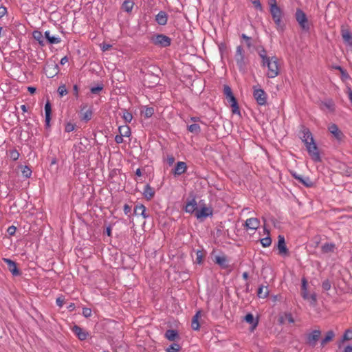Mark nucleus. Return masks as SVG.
I'll use <instances>...</instances> for the list:
<instances>
[{
	"mask_svg": "<svg viewBox=\"0 0 352 352\" xmlns=\"http://www.w3.org/2000/svg\"><path fill=\"white\" fill-rule=\"evenodd\" d=\"M262 66L267 67L266 75L270 78H275L279 74L280 66L278 58L276 56H271V58L267 60L265 65H262Z\"/></svg>",
	"mask_w": 352,
	"mask_h": 352,
	"instance_id": "1",
	"label": "nucleus"
},
{
	"mask_svg": "<svg viewBox=\"0 0 352 352\" xmlns=\"http://www.w3.org/2000/svg\"><path fill=\"white\" fill-rule=\"evenodd\" d=\"M295 18L299 26L302 30L309 31V25L306 14L300 9H297Z\"/></svg>",
	"mask_w": 352,
	"mask_h": 352,
	"instance_id": "2",
	"label": "nucleus"
},
{
	"mask_svg": "<svg viewBox=\"0 0 352 352\" xmlns=\"http://www.w3.org/2000/svg\"><path fill=\"white\" fill-rule=\"evenodd\" d=\"M306 148L313 161L316 162H321V157L318 151V148L314 142V140L313 142H310L309 144L306 146Z\"/></svg>",
	"mask_w": 352,
	"mask_h": 352,
	"instance_id": "3",
	"label": "nucleus"
},
{
	"mask_svg": "<svg viewBox=\"0 0 352 352\" xmlns=\"http://www.w3.org/2000/svg\"><path fill=\"white\" fill-rule=\"evenodd\" d=\"M152 43L162 47H168L170 45V38L164 34H157L151 38Z\"/></svg>",
	"mask_w": 352,
	"mask_h": 352,
	"instance_id": "4",
	"label": "nucleus"
},
{
	"mask_svg": "<svg viewBox=\"0 0 352 352\" xmlns=\"http://www.w3.org/2000/svg\"><path fill=\"white\" fill-rule=\"evenodd\" d=\"M253 96L259 105H265L267 103V94L264 90L254 87Z\"/></svg>",
	"mask_w": 352,
	"mask_h": 352,
	"instance_id": "5",
	"label": "nucleus"
},
{
	"mask_svg": "<svg viewBox=\"0 0 352 352\" xmlns=\"http://www.w3.org/2000/svg\"><path fill=\"white\" fill-rule=\"evenodd\" d=\"M234 58L236 63L237 66L239 69H243L245 67V60H244V55L243 50L241 46H237L236 49V53L234 56Z\"/></svg>",
	"mask_w": 352,
	"mask_h": 352,
	"instance_id": "6",
	"label": "nucleus"
},
{
	"mask_svg": "<svg viewBox=\"0 0 352 352\" xmlns=\"http://www.w3.org/2000/svg\"><path fill=\"white\" fill-rule=\"evenodd\" d=\"M277 248L278 250V254L281 256L288 255L289 251L286 246L285 237L282 235L278 236V245Z\"/></svg>",
	"mask_w": 352,
	"mask_h": 352,
	"instance_id": "7",
	"label": "nucleus"
},
{
	"mask_svg": "<svg viewBox=\"0 0 352 352\" xmlns=\"http://www.w3.org/2000/svg\"><path fill=\"white\" fill-rule=\"evenodd\" d=\"M3 261L7 264L9 271L13 276H19L21 274L19 270L17 267L16 263L10 258H3Z\"/></svg>",
	"mask_w": 352,
	"mask_h": 352,
	"instance_id": "8",
	"label": "nucleus"
},
{
	"mask_svg": "<svg viewBox=\"0 0 352 352\" xmlns=\"http://www.w3.org/2000/svg\"><path fill=\"white\" fill-rule=\"evenodd\" d=\"M341 35L344 43L350 47H352V34L349 28L342 27Z\"/></svg>",
	"mask_w": 352,
	"mask_h": 352,
	"instance_id": "9",
	"label": "nucleus"
},
{
	"mask_svg": "<svg viewBox=\"0 0 352 352\" xmlns=\"http://www.w3.org/2000/svg\"><path fill=\"white\" fill-rule=\"evenodd\" d=\"M321 335V331L319 329L314 330L309 334L307 335V343L311 346H314L316 344V342L319 339Z\"/></svg>",
	"mask_w": 352,
	"mask_h": 352,
	"instance_id": "10",
	"label": "nucleus"
},
{
	"mask_svg": "<svg viewBox=\"0 0 352 352\" xmlns=\"http://www.w3.org/2000/svg\"><path fill=\"white\" fill-rule=\"evenodd\" d=\"M260 226V221L257 218H249L245 223L244 227L248 230H256Z\"/></svg>",
	"mask_w": 352,
	"mask_h": 352,
	"instance_id": "11",
	"label": "nucleus"
},
{
	"mask_svg": "<svg viewBox=\"0 0 352 352\" xmlns=\"http://www.w3.org/2000/svg\"><path fill=\"white\" fill-rule=\"evenodd\" d=\"M73 333L80 340H85L89 336V333L78 325H74L72 328Z\"/></svg>",
	"mask_w": 352,
	"mask_h": 352,
	"instance_id": "12",
	"label": "nucleus"
},
{
	"mask_svg": "<svg viewBox=\"0 0 352 352\" xmlns=\"http://www.w3.org/2000/svg\"><path fill=\"white\" fill-rule=\"evenodd\" d=\"M214 261L223 269H227L229 267L228 258L223 254L215 256Z\"/></svg>",
	"mask_w": 352,
	"mask_h": 352,
	"instance_id": "13",
	"label": "nucleus"
},
{
	"mask_svg": "<svg viewBox=\"0 0 352 352\" xmlns=\"http://www.w3.org/2000/svg\"><path fill=\"white\" fill-rule=\"evenodd\" d=\"M226 100H227L228 102L229 103V104L230 105V107H232V113L240 114V111H239V108L238 106V103H237V101H236L235 97L234 96V95L227 97Z\"/></svg>",
	"mask_w": 352,
	"mask_h": 352,
	"instance_id": "14",
	"label": "nucleus"
},
{
	"mask_svg": "<svg viewBox=\"0 0 352 352\" xmlns=\"http://www.w3.org/2000/svg\"><path fill=\"white\" fill-rule=\"evenodd\" d=\"M270 11L273 19L282 18V11L277 4L270 3Z\"/></svg>",
	"mask_w": 352,
	"mask_h": 352,
	"instance_id": "15",
	"label": "nucleus"
},
{
	"mask_svg": "<svg viewBox=\"0 0 352 352\" xmlns=\"http://www.w3.org/2000/svg\"><path fill=\"white\" fill-rule=\"evenodd\" d=\"M328 129L329 132L338 140H341L343 137V133L339 129L338 126L336 124H331Z\"/></svg>",
	"mask_w": 352,
	"mask_h": 352,
	"instance_id": "16",
	"label": "nucleus"
},
{
	"mask_svg": "<svg viewBox=\"0 0 352 352\" xmlns=\"http://www.w3.org/2000/svg\"><path fill=\"white\" fill-rule=\"evenodd\" d=\"M212 212L210 208L203 207L200 210H196L195 216L197 219L206 218L212 215Z\"/></svg>",
	"mask_w": 352,
	"mask_h": 352,
	"instance_id": "17",
	"label": "nucleus"
},
{
	"mask_svg": "<svg viewBox=\"0 0 352 352\" xmlns=\"http://www.w3.org/2000/svg\"><path fill=\"white\" fill-rule=\"evenodd\" d=\"M244 320L246 322H248V323H249V324H250L252 325L251 327H250V331H254V329L258 326V320L254 319V317L253 314H251V313L248 314L245 316Z\"/></svg>",
	"mask_w": 352,
	"mask_h": 352,
	"instance_id": "18",
	"label": "nucleus"
},
{
	"mask_svg": "<svg viewBox=\"0 0 352 352\" xmlns=\"http://www.w3.org/2000/svg\"><path fill=\"white\" fill-rule=\"evenodd\" d=\"M92 117V111L87 108V105L82 107L80 111V118L85 121H89Z\"/></svg>",
	"mask_w": 352,
	"mask_h": 352,
	"instance_id": "19",
	"label": "nucleus"
},
{
	"mask_svg": "<svg viewBox=\"0 0 352 352\" xmlns=\"http://www.w3.org/2000/svg\"><path fill=\"white\" fill-rule=\"evenodd\" d=\"M155 21L160 25H165L168 21V14L164 11H160L155 16Z\"/></svg>",
	"mask_w": 352,
	"mask_h": 352,
	"instance_id": "20",
	"label": "nucleus"
},
{
	"mask_svg": "<svg viewBox=\"0 0 352 352\" xmlns=\"http://www.w3.org/2000/svg\"><path fill=\"white\" fill-rule=\"evenodd\" d=\"M302 134L301 140L305 143V146L309 144L310 142H313L314 140L311 133L308 129H303Z\"/></svg>",
	"mask_w": 352,
	"mask_h": 352,
	"instance_id": "21",
	"label": "nucleus"
},
{
	"mask_svg": "<svg viewBox=\"0 0 352 352\" xmlns=\"http://www.w3.org/2000/svg\"><path fill=\"white\" fill-rule=\"evenodd\" d=\"M155 190L150 185L147 184L144 188L143 195L147 200H151L155 196Z\"/></svg>",
	"mask_w": 352,
	"mask_h": 352,
	"instance_id": "22",
	"label": "nucleus"
},
{
	"mask_svg": "<svg viewBox=\"0 0 352 352\" xmlns=\"http://www.w3.org/2000/svg\"><path fill=\"white\" fill-rule=\"evenodd\" d=\"M45 74L49 78H52L58 74V69L56 65H47L45 69Z\"/></svg>",
	"mask_w": 352,
	"mask_h": 352,
	"instance_id": "23",
	"label": "nucleus"
},
{
	"mask_svg": "<svg viewBox=\"0 0 352 352\" xmlns=\"http://www.w3.org/2000/svg\"><path fill=\"white\" fill-rule=\"evenodd\" d=\"M187 169L186 164L184 162H179L177 163L175 168L174 173L180 175L186 172Z\"/></svg>",
	"mask_w": 352,
	"mask_h": 352,
	"instance_id": "24",
	"label": "nucleus"
},
{
	"mask_svg": "<svg viewBox=\"0 0 352 352\" xmlns=\"http://www.w3.org/2000/svg\"><path fill=\"white\" fill-rule=\"evenodd\" d=\"M45 38L47 39V41H48V43L50 44H58V43H60L61 41V39L60 37L52 36L50 34V31H46L45 32Z\"/></svg>",
	"mask_w": 352,
	"mask_h": 352,
	"instance_id": "25",
	"label": "nucleus"
},
{
	"mask_svg": "<svg viewBox=\"0 0 352 352\" xmlns=\"http://www.w3.org/2000/svg\"><path fill=\"white\" fill-rule=\"evenodd\" d=\"M32 36L33 38L36 41H38V43H39V45L41 46H45V40H44V37L43 36V34L40 31H38V30H34L33 32H32Z\"/></svg>",
	"mask_w": 352,
	"mask_h": 352,
	"instance_id": "26",
	"label": "nucleus"
},
{
	"mask_svg": "<svg viewBox=\"0 0 352 352\" xmlns=\"http://www.w3.org/2000/svg\"><path fill=\"white\" fill-rule=\"evenodd\" d=\"M165 338L169 341H175L179 338V335L177 331L168 329L165 333Z\"/></svg>",
	"mask_w": 352,
	"mask_h": 352,
	"instance_id": "27",
	"label": "nucleus"
},
{
	"mask_svg": "<svg viewBox=\"0 0 352 352\" xmlns=\"http://www.w3.org/2000/svg\"><path fill=\"white\" fill-rule=\"evenodd\" d=\"M197 210V201L195 199H192L188 202L185 207V211L188 213H192L194 212H196Z\"/></svg>",
	"mask_w": 352,
	"mask_h": 352,
	"instance_id": "28",
	"label": "nucleus"
},
{
	"mask_svg": "<svg viewBox=\"0 0 352 352\" xmlns=\"http://www.w3.org/2000/svg\"><path fill=\"white\" fill-rule=\"evenodd\" d=\"M134 212L136 215L142 216L144 219L147 217V215L146 214V207L142 204L137 205L135 207Z\"/></svg>",
	"mask_w": 352,
	"mask_h": 352,
	"instance_id": "29",
	"label": "nucleus"
},
{
	"mask_svg": "<svg viewBox=\"0 0 352 352\" xmlns=\"http://www.w3.org/2000/svg\"><path fill=\"white\" fill-rule=\"evenodd\" d=\"M201 317V311H198L195 315L192 317V323H191V327L192 328V329L194 330H199V319Z\"/></svg>",
	"mask_w": 352,
	"mask_h": 352,
	"instance_id": "30",
	"label": "nucleus"
},
{
	"mask_svg": "<svg viewBox=\"0 0 352 352\" xmlns=\"http://www.w3.org/2000/svg\"><path fill=\"white\" fill-rule=\"evenodd\" d=\"M294 177L307 187H310L313 185V182L309 177H303L302 176L297 175L296 174H294Z\"/></svg>",
	"mask_w": 352,
	"mask_h": 352,
	"instance_id": "31",
	"label": "nucleus"
},
{
	"mask_svg": "<svg viewBox=\"0 0 352 352\" xmlns=\"http://www.w3.org/2000/svg\"><path fill=\"white\" fill-rule=\"evenodd\" d=\"M51 111H52L51 104H50V102L47 101L45 105V123L47 126H50Z\"/></svg>",
	"mask_w": 352,
	"mask_h": 352,
	"instance_id": "32",
	"label": "nucleus"
},
{
	"mask_svg": "<svg viewBox=\"0 0 352 352\" xmlns=\"http://www.w3.org/2000/svg\"><path fill=\"white\" fill-rule=\"evenodd\" d=\"M335 336V333L333 331H329L327 332L325 337L321 341V346H325L329 342L331 341Z\"/></svg>",
	"mask_w": 352,
	"mask_h": 352,
	"instance_id": "33",
	"label": "nucleus"
},
{
	"mask_svg": "<svg viewBox=\"0 0 352 352\" xmlns=\"http://www.w3.org/2000/svg\"><path fill=\"white\" fill-rule=\"evenodd\" d=\"M133 6H134V3L132 1L126 0L123 2V3L122 5V9L124 11H125L128 13H130L133 10Z\"/></svg>",
	"mask_w": 352,
	"mask_h": 352,
	"instance_id": "34",
	"label": "nucleus"
},
{
	"mask_svg": "<svg viewBox=\"0 0 352 352\" xmlns=\"http://www.w3.org/2000/svg\"><path fill=\"white\" fill-rule=\"evenodd\" d=\"M118 131L122 136L129 137L131 135V129L127 125L119 126Z\"/></svg>",
	"mask_w": 352,
	"mask_h": 352,
	"instance_id": "35",
	"label": "nucleus"
},
{
	"mask_svg": "<svg viewBox=\"0 0 352 352\" xmlns=\"http://www.w3.org/2000/svg\"><path fill=\"white\" fill-rule=\"evenodd\" d=\"M307 281L303 278L302 279V296L304 299H309V294L307 292Z\"/></svg>",
	"mask_w": 352,
	"mask_h": 352,
	"instance_id": "36",
	"label": "nucleus"
},
{
	"mask_svg": "<svg viewBox=\"0 0 352 352\" xmlns=\"http://www.w3.org/2000/svg\"><path fill=\"white\" fill-rule=\"evenodd\" d=\"M269 294V289L267 287L261 286L258 289V296L259 298H265Z\"/></svg>",
	"mask_w": 352,
	"mask_h": 352,
	"instance_id": "37",
	"label": "nucleus"
},
{
	"mask_svg": "<svg viewBox=\"0 0 352 352\" xmlns=\"http://www.w3.org/2000/svg\"><path fill=\"white\" fill-rule=\"evenodd\" d=\"M322 108L328 109L331 112H333L335 110V104L332 100L322 102Z\"/></svg>",
	"mask_w": 352,
	"mask_h": 352,
	"instance_id": "38",
	"label": "nucleus"
},
{
	"mask_svg": "<svg viewBox=\"0 0 352 352\" xmlns=\"http://www.w3.org/2000/svg\"><path fill=\"white\" fill-rule=\"evenodd\" d=\"M336 248L333 243H325L322 246V251L324 253L333 252Z\"/></svg>",
	"mask_w": 352,
	"mask_h": 352,
	"instance_id": "39",
	"label": "nucleus"
},
{
	"mask_svg": "<svg viewBox=\"0 0 352 352\" xmlns=\"http://www.w3.org/2000/svg\"><path fill=\"white\" fill-rule=\"evenodd\" d=\"M258 54L262 59V65H265V63H266L267 60L271 58L267 55V52L263 48L258 50Z\"/></svg>",
	"mask_w": 352,
	"mask_h": 352,
	"instance_id": "40",
	"label": "nucleus"
},
{
	"mask_svg": "<svg viewBox=\"0 0 352 352\" xmlns=\"http://www.w3.org/2000/svg\"><path fill=\"white\" fill-rule=\"evenodd\" d=\"M273 20L276 24V30L278 32H283L285 29V24L282 21V19H275Z\"/></svg>",
	"mask_w": 352,
	"mask_h": 352,
	"instance_id": "41",
	"label": "nucleus"
},
{
	"mask_svg": "<svg viewBox=\"0 0 352 352\" xmlns=\"http://www.w3.org/2000/svg\"><path fill=\"white\" fill-rule=\"evenodd\" d=\"M188 130L191 133L198 134L201 131V128L199 124H192L188 126Z\"/></svg>",
	"mask_w": 352,
	"mask_h": 352,
	"instance_id": "42",
	"label": "nucleus"
},
{
	"mask_svg": "<svg viewBox=\"0 0 352 352\" xmlns=\"http://www.w3.org/2000/svg\"><path fill=\"white\" fill-rule=\"evenodd\" d=\"M181 349V346L179 344L173 343L171 345H170L167 349V352H179Z\"/></svg>",
	"mask_w": 352,
	"mask_h": 352,
	"instance_id": "43",
	"label": "nucleus"
},
{
	"mask_svg": "<svg viewBox=\"0 0 352 352\" xmlns=\"http://www.w3.org/2000/svg\"><path fill=\"white\" fill-rule=\"evenodd\" d=\"M21 172H22V175L26 178L30 177L31 175H32L31 169L27 166H24L21 167Z\"/></svg>",
	"mask_w": 352,
	"mask_h": 352,
	"instance_id": "44",
	"label": "nucleus"
},
{
	"mask_svg": "<svg viewBox=\"0 0 352 352\" xmlns=\"http://www.w3.org/2000/svg\"><path fill=\"white\" fill-rule=\"evenodd\" d=\"M261 243L263 248H267L270 246L272 243V239L270 236H267L261 239Z\"/></svg>",
	"mask_w": 352,
	"mask_h": 352,
	"instance_id": "45",
	"label": "nucleus"
},
{
	"mask_svg": "<svg viewBox=\"0 0 352 352\" xmlns=\"http://www.w3.org/2000/svg\"><path fill=\"white\" fill-rule=\"evenodd\" d=\"M154 113V109L153 107H146L143 111V115L146 118H151Z\"/></svg>",
	"mask_w": 352,
	"mask_h": 352,
	"instance_id": "46",
	"label": "nucleus"
},
{
	"mask_svg": "<svg viewBox=\"0 0 352 352\" xmlns=\"http://www.w3.org/2000/svg\"><path fill=\"white\" fill-rule=\"evenodd\" d=\"M122 118L126 122H131L133 119V115L130 112L124 109L123 111Z\"/></svg>",
	"mask_w": 352,
	"mask_h": 352,
	"instance_id": "47",
	"label": "nucleus"
},
{
	"mask_svg": "<svg viewBox=\"0 0 352 352\" xmlns=\"http://www.w3.org/2000/svg\"><path fill=\"white\" fill-rule=\"evenodd\" d=\"M352 340V329H347L342 337V341Z\"/></svg>",
	"mask_w": 352,
	"mask_h": 352,
	"instance_id": "48",
	"label": "nucleus"
},
{
	"mask_svg": "<svg viewBox=\"0 0 352 352\" xmlns=\"http://www.w3.org/2000/svg\"><path fill=\"white\" fill-rule=\"evenodd\" d=\"M10 157L14 161H16L19 159L20 154L16 149H13L10 151L9 153Z\"/></svg>",
	"mask_w": 352,
	"mask_h": 352,
	"instance_id": "49",
	"label": "nucleus"
},
{
	"mask_svg": "<svg viewBox=\"0 0 352 352\" xmlns=\"http://www.w3.org/2000/svg\"><path fill=\"white\" fill-rule=\"evenodd\" d=\"M58 92L60 96L63 97V96L66 95L67 94V90L66 89V87L65 85H60L58 88Z\"/></svg>",
	"mask_w": 352,
	"mask_h": 352,
	"instance_id": "50",
	"label": "nucleus"
},
{
	"mask_svg": "<svg viewBox=\"0 0 352 352\" xmlns=\"http://www.w3.org/2000/svg\"><path fill=\"white\" fill-rule=\"evenodd\" d=\"M223 94L226 96V98L229 97L233 95L231 88L228 85H224L223 87Z\"/></svg>",
	"mask_w": 352,
	"mask_h": 352,
	"instance_id": "51",
	"label": "nucleus"
},
{
	"mask_svg": "<svg viewBox=\"0 0 352 352\" xmlns=\"http://www.w3.org/2000/svg\"><path fill=\"white\" fill-rule=\"evenodd\" d=\"M196 262L198 263V264H201L203 261V257H204V254L202 253L201 251L200 250H198L197 252H196Z\"/></svg>",
	"mask_w": 352,
	"mask_h": 352,
	"instance_id": "52",
	"label": "nucleus"
},
{
	"mask_svg": "<svg viewBox=\"0 0 352 352\" xmlns=\"http://www.w3.org/2000/svg\"><path fill=\"white\" fill-rule=\"evenodd\" d=\"M307 300L309 301L310 304L313 306H314L316 303V295L315 294H311L309 295V299H307Z\"/></svg>",
	"mask_w": 352,
	"mask_h": 352,
	"instance_id": "53",
	"label": "nucleus"
},
{
	"mask_svg": "<svg viewBox=\"0 0 352 352\" xmlns=\"http://www.w3.org/2000/svg\"><path fill=\"white\" fill-rule=\"evenodd\" d=\"M250 1L254 5L255 8H256L259 10H262V6L260 2V0H250Z\"/></svg>",
	"mask_w": 352,
	"mask_h": 352,
	"instance_id": "54",
	"label": "nucleus"
},
{
	"mask_svg": "<svg viewBox=\"0 0 352 352\" xmlns=\"http://www.w3.org/2000/svg\"><path fill=\"white\" fill-rule=\"evenodd\" d=\"M322 287L323 289L328 291L331 289V286L330 282L328 280H326L323 281Z\"/></svg>",
	"mask_w": 352,
	"mask_h": 352,
	"instance_id": "55",
	"label": "nucleus"
},
{
	"mask_svg": "<svg viewBox=\"0 0 352 352\" xmlns=\"http://www.w3.org/2000/svg\"><path fill=\"white\" fill-rule=\"evenodd\" d=\"M75 129V125L72 123H67L66 125H65V131L66 132H71V131H73Z\"/></svg>",
	"mask_w": 352,
	"mask_h": 352,
	"instance_id": "56",
	"label": "nucleus"
},
{
	"mask_svg": "<svg viewBox=\"0 0 352 352\" xmlns=\"http://www.w3.org/2000/svg\"><path fill=\"white\" fill-rule=\"evenodd\" d=\"M82 315L86 318L91 316V309L89 308H87V307L83 308L82 309Z\"/></svg>",
	"mask_w": 352,
	"mask_h": 352,
	"instance_id": "57",
	"label": "nucleus"
},
{
	"mask_svg": "<svg viewBox=\"0 0 352 352\" xmlns=\"http://www.w3.org/2000/svg\"><path fill=\"white\" fill-rule=\"evenodd\" d=\"M56 305L59 307H62L63 305H64V302H65L64 297L60 296V297L57 298L56 300Z\"/></svg>",
	"mask_w": 352,
	"mask_h": 352,
	"instance_id": "58",
	"label": "nucleus"
},
{
	"mask_svg": "<svg viewBox=\"0 0 352 352\" xmlns=\"http://www.w3.org/2000/svg\"><path fill=\"white\" fill-rule=\"evenodd\" d=\"M100 46H101V49H102V50L103 52L107 51V50H110L112 47L111 45L107 44V43H102L100 45Z\"/></svg>",
	"mask_w": 352,
	"mask_h": 352,
	"instance_id": "59",
	"label": "nucleus"
},
{
	"mask_svg": "<svg viewBox=\"0 0 352 352\" xmlns=\"http://www.w3.org/2000/svg\"><path fill=\"white\" fill-rule=\"evenodd\" d=\"M16 227L14 226H11L10 227H8V230H7V232L8 233L10 234V235H14L16 232Z\"/></svg>",
	"mask_w": 352,
	"mask_h": 352,
	"instance_id": "60",
	"label": "nucleus"
},
{
	"mask_svg": "<svg viewBox=\"0 0 352 352\" xmlns=\"http://www.w3.org/2000/svg\"><path fill=\"white\" fill-rule=\"evenodd\" d=\"M7 13V8L5 6H0V18L4 16Z\"/></svg>",
	"mask_w": 352,
	"mask_h": 352,
	"instance_id": "61",
	"label": "nucleus"
},
{
	"mask_svg": "<svg viewBox=\"0 0 352 352\" xmlns=\"http://www.w3.org/2000/svg\"><path fill=\"white\" fill-rule=\"evenodd\" d=\"M346 94L348 95V97L352 103V89L350 87H346Z\"/></svg>",
	"mask_w": 352,
	"mask_h": 352,
	"instance_id": "62",
	"label": "nucleus"
},
{
	"mask_svg": "<svg viewBox=\"0 0 352 352\" xmlns=\"http://www.w3.org/2000/svg\"><path fill=\"white\" fill-rule=\"evenodd\" d=\"M166 162L169 165H172L175 162V157L173 155H168Z\"/></svg>",
	"mask_w": 352,
	"mask_h": 352,
	"instance_id": "63",
	"label": "nucleus"
},
{
	"mask_svg": "<svg viewBox=\"0 0 352 352\" xmlns=\"http://www.w3.org/2000/svg\"><path fill=\"white\" fill-rule=\"evenodd\" d=\"M123 137L120 134L115 137V141L117 144H121L123 142Z\"/></svg>",
	"mask_w": 352,
	"mask_h": 352,
	"instance_id": "64",
	"label": "nucleus"
}]
</instances>
